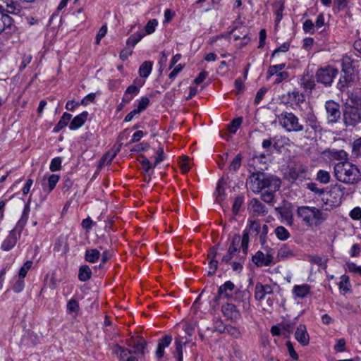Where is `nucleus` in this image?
Returning <instances> with one entry per match:
<instances>
[{"instance_id":"c756f323","label":"nucleus","mask_w":361,"mask_h":361,"mask_svg":"<svg viewBox=\"0 0 361 361\" xmlns=\"http://www.w3.org/2000/svg\"><path fill=\"white\" fill-rule=\"evenodd\" d=\"M361 105V97H360V91L356 90L350 93L347 102V106H357Z\"/></svg>"},{"instance_id":"09e8293b","label":"nucleus","mask_w":361,"mask_h":361,"mask_svg":"<svg viewBox=\"0 0 361 361\" xmlns=\"http://www.w3.org/2000/svg\"><path fill=\"white\" fill-rule=\"evenodd\" d=\"M225 332L235 338H239L241 336V333L239 331V329L237 327L233 326H231V325L226 326Z\"/></svg>"},{"instance_id":"a211bd4d","label":"nucleus","mask_w":361,"mask_h":361,"mask_svg":"<svg viewBox=\"0 0 361 361\" xmlns=\"http://www.w3.org/2000/svg\"><path fill=\"white\" fill-rule=\"evenodd\" d=\"M273 293L272 287L270 285H263L257 283L255 288V298L257 300L261 301L264 300L267 295Z\"/></svg>"},{"instance_id":"ea45409f","label":"nucleus","mask_w":361,"mask_h":361,"mask_svg":"<svg viewBox=\"0 0 361 361\" xmlns=\"http://www.w3.org/2000/svg\"><path fill=\"white\" fill-rule=\"evenodd\" d=\"M145 35V33L142 32H137L134 35H130L127 39L126 44L128 46H132L134 47Z\"/></svg>"},{"instance_id":"2f4dec72","label":"nucleus","mask_w":361,"mask_h":361,"mask_svg":"<svg viewBox=\"0 0 361 361\" xmlns=\"http://www.w3.org/2000/svg\"><path fill=\"white\" fill-rule=\"evenodd\" d=\"M72 118V115L71 114L65 112L62 117L61 118L60 121L58 122L56 126L54 128V131L55 133L59 132L61 129L65 128L69 121H71Z\"/></svg>"},{"instance_id":"f3484780","label":"nucleus","mask_w":361,"mask_h":361,"mask_svg":"<svg viewBox=\"0 0 361 361\" xmlns=\"http://www.w3.org/2000/svg\"><path fill=\"white\" fill-rule=\"evenodd\" d=\"M224 317L231 321H236L240 317V313L236 307L231 303H227L221 307Z\"/></svg>"},{"instance_id":"5fc2aeb1","label":"nucleus","mask_w":361,"mask_h":361,"mask_svg":"<svg viewBox=\"0 0 361 361\" xmlns=\"http://www.w3.org/2000/svg\"><path fill=\"white\" fill-rule=\"evenodd\" d=\"M179 166L183 173H187L190 169L189 158L186 156L182 157Z\"/></svg>"},{"instance_id":"3c124183","label":"nucleus","mask_w":361,"mask_h":361,"mask_svg":"<svg viewBox=\"0 0 361 361\" xmlns=\"http://www.w3.org/2000/svg\"><path fill=\"white\" fill-rule=\"evenodd\" d=\"M158 25V22L156 19L150 20L147 22L145 30V35H150L155 31V28Z\"/></svg>"},{"instance_id":"052dcab7","label":"nucleus","mask_w":361,"mask_h":361,"mask_svg":"<svg viewBox=\"0 0 361 361\" xmlns=\"http://www.w3.org/2000/svg\"><path fill=\"white\" fill-rule=\"evenodd\" d=\"M248 231L255 233V235H258L261 231L260 224L256 221H250Z\"/></svg>"},{"instance_id":"8fccbe9b","label":"nucleus","mask_w":361,"mask_h":361,"mask_svg":"<svg viewBox=\"0 0 361 361\" xmlns=\"http://www.w3.org/2000/svg\"><path fill=\"white\" fill-rule=\"evenodd\" d=\"M32 261L27 260V262H25V263L23 264V266L20 268V269L19 271V273H18L19 278L24 279L26 276L27 271L32 267Z\"/></svg>"},{"instance_id":"b1692460","label":"nucleus","mask_w":361,"mask_h":361,"mask_svg":"<svg viewBox=\"0 0 361 361\" xmlns=\"http://www.w3.org/2000/svg\"><path fill=\"white\" fill-rule=\"evenodd\" d=\"M88 116L87 111H83L80 114L74 117V118L71 121L69 125V128L71 130H75L79 128H80L85 122L86 121Z\"/></svg>"},{"instance_id":"72a5a7b5","label":"nucleus","mask_w":361,"mask_h":361,"mask_svg":"<svg viewBox=\"0 0 361 361\" xmlns=\"http://www.w3.org/2000/svg\"><path fill=\"white\" fill-rule=\"evenodd\" d=\"M274 233L277 238L282 241L286 240L290 236L288 231L283 226H277L274 230Z\"/></svg>"},{"instance_id":"774afa93","label":"nucleus","mask_w":361,"mask_h":361,"mask_svg":"<svg viewBox=\"0 0 361 361\" xmlns=\"http://www.w3.org/2000/svg\"><path fill=\"white\" fill-rule=\"evenodd\" d=\"M243 203V197L242 196H238L235 198L234 202L233 204V212L235 214L239 212Z\"/></svg>"},{"instance_id":"0e129e2a","label":"nucleus","mask_w":361,"mask_h":361,"mask_svg":"<svg viewBox=\"0 0 361 361\" xmlns=\"http://www.w3.org/2000/svg\"><path fill=\"white\" fill-rule=\"evenodd\" d=\"M241 159L242 158L240 154H238L231 161L229 166L230 170H233L234 171H237L241 165Z\"/></svg>"},{"instance_id":"c03bdc74","label":"nucleus","mask_w":361,"mask_h":361,"mask_svg":"<svg viewBox=\"0 0 361 361\" xmlns=\"http://www.w3.org/2000/svg\"><path fill=\"white\" fill-rule=\"evenodd\" d=\"M317 179L320 183L326 184L330 181V174L324 170H319L317 174Z\"/></svg>"},{"instance_id":"680f3d73","label":"nucleus","mask_w":361,"mask_h":361,"mask_svg":"<svg viewBox=\"0 0 361 361\" xmlns=\"http://www.w3.org/2000/svg\"><path fill=\"white\" fill-rule=\"evenodd\" d=\"M142 169L148 172L150 169L154 168V164H151L149 160L145 156L141 157V159L140 161Z\"/></svg>"},{"instance_id":"5701e85b","label":"nucleus","mask_w":361,"mask_h":361,"mask_svg":"<svg viewBox=\"0 0 361 361\" xmlns=\"http://www.w3.org/2000/svg\"><path fill=\"white\" fill-rule=\"evenodd\" d=\"M19 238L13 232L10 231L8 236L3 241L1 248L4 251L11 250L16 245Z\"/></svg>"},{"instance_id":"13d9d810","label":"nucleus","mask_w":361,"mask_h":361,"mask_svg":"<svg viewBox=\"0 0 361 361\" xmlns=\"http://www.w3.org/2000/svg\"><path fill=\"white\" fill-rule=\"evenodd\" d=\"M226 326L224 325L221 319H217L214 322V331L219 333H224L226 331Z\"/></svg>"},{"instance_id":"6ab92c4d","label":"nucleus","mask_w":361,"mask_h":361,"mask_svg":"<svg viewBox=\"0 0 361 361\" xmlns=\"http://www.w3.org/2000/svg\"><path fill=\"white\" fill-rule=\"evenodd\" d=\"M295 338L302 345L309 344L310 337L304 324H300L298 326L295 333Z\"/></svg>"},{"instance_id":"4468645a","label":"nucleus","mask_w":361,"mask_h":361,"mask_svg":"<svg viewBox=\"0 0 361 361\" xmlns=\"http://www.w3.org/2000/svg\"><path fill=\"white\" fill-rule=\"evenodd\" d=\"M30 210V204L27 203L24 207L21 218L17 222L15 228L11 231L18 237H20L21 233L27 221Z\"/></svg>"},{"instance_id":"4be33fe9","label":"nucleus","mask_w":361,"mask_h":361,"mask_svg":"<svg viewBox=\"0 0 361 361\" xmlns=\"http://www.w3.org/2000/svg\"><path fill=\"white\" fill-rule=\"evenodd\" d=\"M288 102L294 104L297 106H300L305 102V96L298 90H294L287 93Z\"/></svg>"},{"instance_id":"69168bd1","label":"nucleus","mask_w":361,"mask_h":361,"mask_svg":"<svg viewBox=\"0 0 361 361\" xmlns=\"http://www.w3.org/2000/svg\"><path fill=\"white\" fill-rule=\"evenodd\" d=\"M350 282L349 277L346 275H343L341 277V281L339 283L340 289H342L344 291H347L349 290Z\"/></svg>"},{"instance_id":"423d86ee","label":"nucleus","mask_w":361,"mask_h":361,"mask_svg":"<svg viewBox=\"0 0 361 361\" xmlns=\"http://www.w3.org/2000/svg\"><path fill=\"white\" fill-rule=\"evenodd\" d=\"M338 74V70L331 67L326 66L317 70L316 73V78L317 82L324 84V85H330L334 78Z\"/></svg>"},{"instance_id":"c9c22d12","label":"nucleus","mask_w":361,"mask_h":361,"mask_svg":"<svg viewBox=\"0 0 361 361\" xmlns=\"http://www.w3.org/2000/svg\"><path fill=\"white\" fill-rule=\"evenodd\" d=\"M276 191L268 190L261 194L262 201L267 203L269 205H273L275 200Z\"/></svg>"},{"instance_id":"f257e3e1","label":"nucleus","mask_w":361,"mask_h":361,"mask_svg":"<svg viewBox=\"0 0 361 361\" xmlns=\"http://www.w3.org/2000/svg\"><path fill=\"white\" fill-rule=\"evenodd\" d=\"M250 188L254 192H259L265 188L277 191L281 187V180L279 178L262 172L253 173L250 176Z\"/></svg>"},{"instance_id":"49530a36","label":"nucleus","mask_w":361,"mask_h":361,"mask_svg":"<svg viewBox=\"0 0 361 361\" xmlns=\"http://www.w3.org/2000/svg\"><path fill=\"white\" fill-rule=\"evenodd\" d=\"M329 153L331 154V157L333 159H335L337 160L343 161V160H345L347 159V154L343 150L333 149V150L330 151Z\"/></svg>"},{"instance_id":"603ef678","label":"nucleus","mask_w":361,"mask_h":361,"mask_svg":"<svg viewBox=\"0 0 361 361\" xmlns=\"http://www.w3.org/2000/svg\"><path fill=\"white\" fill-rule=\"evenodd\" d=\"M119 358L122 361H137L135 357L131 355V351L127 349H123Z\"/></svg>"},{"instance_id":"bf43d9fd","label":"nucleus","mask_w":361,"mask_h":361,"mask_svg":"<svg viewBox=\"0 0 361 361\" xmlns=\"http://www.w3.org/2000/svg\"><path fill=\"white\" fill-rule=\"evenodd\" d=\"M223 184V180H219L214 192V195L216 197V199L220 201L223 200V196L224 193V189L222 186Z\"/></svg>"},{"instance_id":"bb28decb","label":"nucleus","mask_w":361,"mask_h":361,"mask_svg":"<svg viewBox=\"0 0 361 361\" xmlns=\"http://www.w3.org/2000/svg\"><path fill=\"white\" fill-rule=\"evenodd\" d=\"M276 212L286 221V224L291 226L293 223V216L291 210L287 207H276Z\"/></svg>"},{"instance_id":"864d4df0","label":"nucleus","mask_w":361,"mask_h":361,"mask_svg":"<svg viewBox=\"0 0 361 361\" xmlns=\"http://www.w3.org/2000/svg\"><path fill=\"white\" fill-rule=\"evenodd\" d=\"M302 29L306 33L313 34L314 32L315 27L312 21L307 19L304 22Z\"/></svg>"},{"instance_id":"39448f33","label":"nucleus","mask_w":361,"mask_h":361,"mask_svg":"<svg viewBox=\"0 0 361 361\" xmlns=\"http://www.w3.org/2000/svg\"><path fill=\"white\" fill-rule=\"evenodd\" d=\"M278 119L286 132L298 133L304 130V126L300 123L298 117L292 112H283L278 116Z\"/></svg>"},{"instance_id":"9d476101","label":"nucleus","mask_w":361,"mask_h":361,"mask_svg":"<svg viewBox=\"0 0 361 361\" xmlns=\"http://www.w3.org/2000/svg\"><path fill=\"white\" fill-rule=\"evenodd\" d=\"M252 261L258 267H269L273 264L274 257L269 252L264 254L259 250L253 255Z\"/></svg>"},{"instance_id":"c85d7f7f","label":"nucleus","mask_w":361,"mask_h":361,"mask_svg":"<svg viewBox=\"0 0 361 361\" xmlns=\"http://www.w3.org/2000/svg\"><path fill=\"white\" fill-rule=\"evenodd\" d=\"M100 251L97 249H87L85 251V259L89 263H95L100 257Z\"/></svg>"},{"instance_id":"4c0bfd02","label":"nucleus","mask_w":361,"mask_h":361,"mask_svg":"<svg viewBox=\"0 0 361 361\" xmlns=\"http://www.w3.org/2000/svg\"><path fill=\"white\" fill-rule=\"evenodd\" d=\"M59 176L58 175L52 174V175L49 176L48 178V187H47L46 185H44L43 186L44 190L47 192L48 193H49L56 187V183L59 182Z\"/></svg>"},{"instance_id":"338daca9","label":"nucleus","mask_w":361,"mask_h":361,"mask_svg":"<svg viewBox=\"0 0 361 361\" xmlns=\"http://www.w3.org/2000/svg\"><path fill=\"white\" fill-rule=\"evenodd\" d=\"M269 231V227L267 225L264 224L262 228H261V231L259 232V239L262 245H264L267 242V233Z\"/></svg>"},{"instance_id":"9b49d317","label":"nucleus","mask_w":361,"mask_h":361,"mask_svg":"<svg viewBox=\"0 0 361 361\" xmlns=\"http://www.w3.org/2000/svg\"><path fill=\"white\" fill-rule=\"evenodd\" d=\"M240 242V235L239 234L234 235L231 243L228 247V252L223 256L221 259V264H228L230 262L233 256L239 251L238 246Z\"/></svg>"},{"instance_id":"a18cd8bd","label":"nucleus","mask_w":361,"mask_h":361,"mask_svg":"<svg viewBox=\"0 0 361 361\" xmlns=\"http://www.w3.org/2000/svg\"><path fill=\"white\" fill-rule=\"evenodd\" d=\"M242 122L243 118L240 117L233 119L228 126L229 132L231 133H235L237 130L240 126Z\"/></svg>"},{"instance_id":"6e6552de","label":"nucleus","mask_w":361,"mask_h":361,"mask_svg":"<svg viewBox=\"0 0 361 361\" xmlns=\"http://www.w3.org/2000/svg\"><path fill=\"white\" fill-rule=\"evenodd\" d=\"M345 123L347 126H355L361 121V113L360 107L347 106L344 114Z\"/></svg>"},{"instance_id":"7c9ffc66","label":"nucleus","mask_w":361,"mask_h":361,"mask_svg":"<svg viewBox=\"0 0 361 361\" xmlns=\"http://www.w3.org/2000/svg\"><path fill=\"white\" fill-rule=\"evenodd\" d=\"M146 342L142 339H138L134 341L133 344L130 343L129 346H132L133 348V353L135 354L144 355L146 353Z\"/></svg>"},{"instance_id":"f704fd0d","label":"nucleus","mask_w":361,"mask_h":361,"mask_svg":"<svg viewBox=\"0 0 361 361\" xmlns=\"http://www.w3.org/2000/svg\"><path fill=\"white\" fill-rule=\"evenodd\" d=\"M152 62L145 61L139 68V74L142 78H147L152 69Z\"/></svg>"},{"instance_id":"6e6d98bb","label":"nucleus","mask_w":361,"mask_h":361,"mask_svg":"<svg viewBox=\"0 0 361 361\" xmlns=\"http://www.w3.org/2000/svg\"><path fill=\"white\" fill-rule=\"evenodd\" d=\"M61 167V159L60 157L54 158L50 164L49 169L51 171H57L60 170Z\"/></svg>"},{"instance_id":"473e14b6","label":"nucleus","mask_w":361,"mask_h":361,"mask_svg":"<svg viewBox=\"0 0 361 361\" xmlns=\"http://www.w3.org/2000/svg\"><path fill=\"white\" fill-rule=\"evenodd\" d=\"M92 276L91 269L87 265H82L80 267L78 273V279L80 281H87Z\"/></svg>"},{"instance_id":"2eb2a0df","label":"nucleus","mask_w":361,"mask_h":361,"mask_svg":"<svg viewBox=\"0 0 361 361\" xmlns=\"http://www.w3.org/2000/svg\"><path fill=\"white\" fill-rule=\"evenodd\" d=\"M30 210V204L27 203L24 207L21 218L17 222L15 228L11 231L18 237H20L21 233L27 221Z\"/></svg>"},{"instance_id":"f03ea898","label":"nucleus","mask_w":361,"mask_h":361,"mask_svg":"<svg viewBox=\"0 0 361 361\" xmlns=\"http://www.w3.org/2000/svg\"><path fill=\"white\" fill-rule=\"evenodd\" d=\"M358 168L348 161H340L334 166V176L336 179L345 183L353 184L359 180Z\"/></svg>"},{"instance_id":"e433bc0d","label":"nucleus","mask_w":361,"mask_h":361,"mask_svg":"<svg viewBox=\"0 0 361 361\" xmlns=\"http://www.w3.org/2000/svg\"><path fill=\"white\" fill-rule=\"evenodd\" d=\"M188 341V340L187 338H185V341H181L180 338L176 339V356L177 361H183V346L185 345Z\"/></svg>"},{"instance_id":"aec40b11","label":"nucleus","mask_w":361,"mask_h":361,"mask_svg":"<svg viewBox=\"0 0 361 361\" xmlns=\"http://www.w3.org/2000/svg\"><path fill=\"white\" fill-rule=\"evenodd\" d=\"M172 341V336L170 335H165L163 338L159 340L157 344V349L155 352L157 357L161 358L164 355V349L169 346Z\"/></svg>"},{"instance_id":"dca6fc26","label":"nucleus","mask_w":361,"mask_h":361,"mask_svg":"<svg viewBox=\"0 0 361 361\" xmlns=\"http://www.w3.org/2000/svg\"><path fill=\"white\" fill-rule=\"evenodd\" d=\"M250 293L247 290L236 291L233 296V300L242 304L243 309L247 311L250 307Z\"/></svg>"},{"instance_id":"de8ad7c7","label":"nucleus","mask_w":361,"mask_h":361,"mask_svg":"<svg viewBox=\"0 0 361 361\" xmlns=\"http://www.w3.org/2000/svg\"><path fill=\"white\" fill-rule=\"evenodd\" d=\"M308 126L314 130H321V126L314 115H311L307 118Z\"/></svg>"},{"instance_id":"412c9836","label":"nucleus","mask_w":361,"mask_h":361,"mask_svg":"<svg viewBox=\"0 0 361 361\" xmlns=\"http://www.w3.org/2000/svg\"><path fill=\"white\" fill-rule=\"evenodd\" d=\"M292 293L295 298H304L311 293V286L308 284L295 285Z\"/></svg>"},{"instance_id":"4d7b16f0","label":"nucleus","mask_w":361,"mask_h":361,"mask_svg":"<svg viewBox=\"0 0 361 361\" xmlns=\"http://www.w3.org/2000/svg\"><path fill=\"white\" fill-rule=\"evenodd\" d=\"M149 104V99L146 97H142L138 102V105L136 109L137 111L139 113H141L142 111H143L144 110H145L147 108Z\"/></svg>"},{"instance_id":"f8f14e48","label":"nucleus","mask_w":361,"mask_h":361,"mask_svg":"<svg viewBox=\"0 0 361 361\" xmlns=\"http://www.w3.org/2000/svg\"><path fill=\"white\" fill-rule=\"evenodd\" d=\"M21 7L17 0H0V12L17 14L20 12Z\"/></svg>"},{"instance_id":"7ed1b4c3","label":"nucleus","mask_w":361,"mask_h":361,"mask_svg":"<svg viewBox=\"0 0 361 361\" xmlns=\"http://www.w3.org/2000/svg\"><path fill=\"white\" fill-rule=\"evenodd\" d=\"M297 215L303 224L309 227L320 225L325 219L322 212L314 207H299L297 209Z\"/></svg>"},{"instance_id":"20e7f679","label":"nucleus","mask_w":361,"mask_h":361,"mask_svg":"<svg viewBox=\"0 0 361 361\" xmlns=\"http://www.w3.org/2000/svg\"><path fill=\"white\" fill-rule=\"evenodd\" d=\"M359 67V61L355 60L351 56L344 57L343 59V71L345 73L343 80L341 78L338 82V88L343 91L344 88L349 85L352 80V74L354 72H358L357 68Z\"/></svg>"},{"instance_id":"393cba45","label":"nucleus","mask_w":361,"mask_h":361,"mask_svg":"<svg viewBox=\"0 0 361 361\" xmlns=\"http://www.w3.org/2000/svg\"><path fill=\"white\" fill-rule=\"evenodd\" d=\"M234 288L235 285L233 282L231 281H226L223 285H221L218 290L219 298H229L231 296L230 293L233 290Z\"/></svg>"},{"instance_id":"58836bf2","label":"nucleus","mask_w":361,"mask_h":361,"mask_svg":"<svg viewBox=\"0 0 361 361\" xmlns=\"http://www.w3.org/2000/svg\"><path fill=\"white\" fill-rule=\"evenodd\" d=\"M11 23V18L7 14L0 12V33L2 32L6 27H9Z\"/></svg>"},{"instance_id":"e2e57ef3","label":"nucleus","mask_w":361,"mask_h":361,"mask_svg":"<svg viewBox=\"0 0 361 361\" xmlns=\"http://www.w3.org/2000/svg\"><path fill=\"white\" fill-rule=\"evenodd\" d=\"M347 270L350 273L361 274V267L357 266L355 263L348 262L345 264Z\"/></svg>"},{"instance_id":"a19ab883","label":"nucleus","mask_w":361,"mask_h":361,"mask_svg":"<svg viewBox=\"0 0 361 361\" xmlns=\"http://www.w3.org/2000/svg\"><path fill=\"white\" fill-rule=\"evenodd\" d=\"M247 35H248L247 29L244 27H243V31L242 32L241 35L234 34L233 35V38H234L235 40H238V39H242L243 41L240 43V47H243L247 45L248 44V42H250V38L247 37Z\"/></svg>"},{"instance_id":"ddd939ff","label":"nucleus","mask_w":361,"mask_h":361,"mask_svg":"<svg viewBox=\"0 0 361 361\" xmlns=\"http://www.w3.org/2000/svg\"><path fill=\"white\" fill-rule=\"evenodd\" d=\"M248 208L252 212L253 215L258 216H264L268 214V209L258 199L252 198L248 204Z\"/></svg>"},{"instance_id":"a878e982","label":"nucleus","mask_w":361,"mask_h":361,"mask_svg":"<svg viewBox=\"0 0 361 361\" xmlns=\"http://www.w3.org/2000/svg\"><path fill=\"white\" fill-rule=\"evenodd\" d=\"M295 256V251L289 245L283 244L278 250L277 257L279 259L292 258Z\"/></svg>"},{"instance_id":"79ce46f5","label":"nucleus","mask_w":361,"mask_h":361,"mask_svg":"<svg viewBox=\"0 0 361 361\" xmlns=\"http://www.w3.org/2000/svg\"><path fill=\"white\" fill-rule=\"evenodd\" d=\"M249 234L250 231L247 229H245L243 233V236L240 237L241 247L244 254H247L249 243Z\"/></svg>"},{"instance_id":"1a4fd4ad","label":"nucleus","mask_w":361,"mask_h":361,"mask_svg":"<svg viewBox=\"0 0 361 361\" xmlns=\"http://www.w3.org/2000/svg\"><path fill=\"white\" fill-rule=\"evenodd\" d=\"M327 118L329 123H336L341 118L339 104L332 100L327 101L325 104Z\"/></svg>"},{"instance_id":"0eeeda50","label":"nucleus","mask_w":361,"mask_h":361,"mask_svg":"<svg viewBox=\"0 0 361 361\" xmlns=\"http://www.w3.org/2000/svg\"><path fill=\"white\" fill-rule=\"evenodd\" d=\"M344 189L341 185H335L326 193L328 196L326 200L329 202L331 207H337L341 204L344 195Z\"/></svg>"},{"instance_id":"cd10ccee","label":"nucleus","mask_w":361,"mask_h":361,"mask_svg":"<svg viewBox=\"0 0 361 361\" xmlns=\"http://www.w3.org/2000/svg\"><path fill=\"white\" fill-rule=\"evenodd\" d=\"M300 85L306 91L311 92L315 87L314 79L308 75H303L300 80Z\"/></svg>"},{"instance_id":"37998d69","label":"nucleus","mask_w":361,"mask_h":361,"mask_svg":"<svg viewBox=\"0 0 361 361\" xmlns=\"http://www.w3.org/2000/svg\"><path fill=\"white\" fill-rule=\"evenodd\" d=\"M80 310V307H79V303L78 302L75 300V299H71L68 303H67V311L69 314H73V313H75V314H77V313Z\"/></svg>"}]
</instances>
